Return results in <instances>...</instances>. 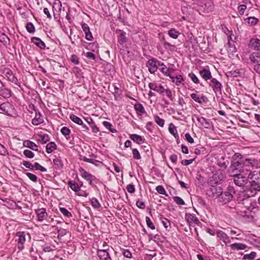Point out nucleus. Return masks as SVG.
<instances>
[{
  "label": "nucleus",
  "instance_id": "nucleus-1",
  "mask_svg": "<svg viewBox=\"0 0 260 260\" xmlns=\"http://www.w3.org/2000/svg\"><path fill=\"white\" fill-rule=\"evenodd\" d=\"M239 174L232 175L235 184L239 186H243L245 185L248 181V179L253 178L255 172H249V169H245L239 170Z\"/></svg>",
  "mask_w": 260,
  "mask_h": 260
},
{
  "label": "nucleus",
  "instance_id": "nucleus-2",
  "mask_svg": "<svg viewBox=\"0 0 260 260\" xmlns=\"http://www.w3.org/2000/svg\"><path fill=\"white\" fill-rule=\"evenodd\" d=\"M235 193V189L233 186H229L224 191L221 192L219 197V201L222 204H225L231 202Z\"/></svg>",
  "mask_w": 260,
  "mask_h": 260
},
{
  "label": "nucleus",
  "instance_id": "nucleus-3",
  "mask_svg": "<svg viewBox=\"0 0 260 260\" xmlns=\"http://www.w3.org/2000/svg\"><path fill=\"white\" fill-rule=\"evenodd\" d=\"M254 164V159L241 158L240 161H237L233 164V167L235 168L236 169H239L240 170H243L248 169L250 170V167H253ZM249 172L251 171H249Z\"/></svg>",
  "mask_w": 260,
  "mask_h": 260
},
{
  "label": "nucleus",
  "instance_id": "nucleus-4",
  "mask_svg": "<svg viewBox=\"0 0 260 260\" xmlns=\"http://www.w3.org/2000/svg\"><path fill=\"white\" fill-rule=\"evenodd\" d=\"M256 194V191L252 188V186L250 187L239 194L237 199L238 204H245L248 201V198L254 197Z\"/></svg>",
  "mask_w": 260,
  "mask_h": 260
},
{
  "label": "nucleus",
  "instance_id": "nucleus-5",
  "mask_svg": "<svg viewBox=\"0 0 260 260\" xmlns=\"http://www.w3.org/2000/svg\"><path fill=\"white\" fill-rule=\"evenodd\" d=\"M1 113L9 116L16 117L17 111L14 106L9 102L4 103L0 105Z\"/></svg>",
  "mask_w": 260,
  "mask_h": 260
},
{
  "label": "nucleus",
  "instance_id": "nucleus-6",
  "mask_svg": "<svg viewBox=\"0 0 260 260\" xmlns=\"http://www.w3.org/2000/svg\"><path fill=\"white\" fill-rule=\"evenodd\" d=\"M192 120L194 122H196V121H197L199 126H202L206 128H210L211 127V123L208 119L198 115H193Z\"/></svg>",
  "mask_w": 260,
  "mask_h": 260
},
{
  "label": "nucleus",
  "instance_id": "nucleus-7",
  "mask_svg": "<svg viewBox=\"0 0 260 260\" xmlns=\"http://www.w3.org/2000/svg\"><path fill=\"white\" fill-rule=\"evenodd\" d=\"M160 65H162L161 62L154 58L149 59L146 63V66L151 74H154Z\"/></svg>",
  "mask_w": 260,
  "mask_h": 260
},
{
  "label": "nucleus",
  "instance_id": "nucleus-8",
  "mask_svg": "<svg viewBox=\"0 0 260 260\" xmlns=\"http://www.w3.org/2000/svg\"><path fill=\"white\" fill-rule=\"evenodd\" d=\"M209 84L216 95L218 93H221V89L223 87L222 85L216 78H213Z\"/></svg>",
  "mask_w": 260,
  "mask_h": 260
},
{
  "label": "nucleus",
  "instance_id": "nucleus-9",
  "mask_svg": "<svg viewBox=\"0 0 260 260\" xmlns=\"http://www.w3.org/2000/svg\"><path fill=\"white\" fill-rule=\"evenodd\" d=\"M16 236L18 239L16 240L17 242V247L20 250L24 249V244L26 241L25 234L23 232H18L16 234Z\"/></svg>",
  "mask_w": 260,
  "mask_h": 260
},
{
  "label": "nucleus",
  "instance_id": "nucleus-10",
  "mask_svg": "<svg viewBox=\"0 0 260 260\" xmlns=\"http://www.w3.org/2000/svg\"><path fill=\"white\" fill-rule=\"evenodd\" d=\"M4 74L5 78L9 81L11 82L15 85L20 87V85L18 82L17 78L14 76L13 72L10 69L5 70Z\"/></svg>",
  "mask_w": 260,
  "mask_h": 260
},
{
  "label": "nucleus",
  "instance_id": "nucleus-11",
  "mask_svg": "<svg viewBox=\"0 0 260 260\" xmlns=\"http://www.w3.org/2000/svg\"><path fill=\"white\" fill-rule=\"evenodd\" d=\"M79 171L80 173L81 176L84 179L86 180L89 182V183L91 185L92 183V180L94 179L95 177L91 174L86 171L83 168H80Z\"/></svg>",
  "mask_w": 260,
  "mask_h": 260
},
{
  "label": "nucleus",
  "instance_id": "nucleus-12",
  "mask_svg": "<svg viewBox=\"0 0 260 260\" xmlns=\"http://www.w3.org/2000/svg\"><path fill=\"white\" fill-rule=\"evenodd\" d=\"M35 212L37 215L38 220L40 222L43 221L48 216L46 209L44 208L36 209L35 210Z\"/></svg>",
  "mask_w": 260,
  "mask_h": 260
},
{
  "label": "nucleus",
  "instance_id": "nucleus-13",
  "mask_svg": "<svg viewBox=\"0 0 260 260\" xmlns=\"http://www.w3.org/2000/svg\"><path fill=\"white\" fill-rule=\"evenodd\" d=\"M96 252L99 260H112L110 256L112 252H108L106 250H97Z\"/></svg>",
  "mask_w": 260,
  "mask_h": 260
},
{
  "label": "nucleus",
  "instance_id": "nucleus-14",
  "mask_svg": "<svg viewBox=\"0 0 260 260\" xmlns=\"http://www.w3.org/2000/svg\"><path fill=\"white\" fill-rule=\"evenodd\" d=\"M185 218L190 226H194L196 224L199 222L198 218L196 216L189 213L185 214Z\"/></svg>",
  "mask_w": 260,
  "mask_h": 260
},
{
  "label": "nucleus",
  "instance_id": "nucleus-15",
  "mask_svg": "<svg viewBox=\"0 0 260 260\" xmlns=\"http://www.w3.org/2000/svg\"><path fill=\"white\" fill-rule=\"evenodd\" d=\"M35 116L32 119V124L34 125H38L40 124L43 123L44 119L42 117L41 113L37 109H35Z\"/></svg>",
  "mask_w": 260,
  "mask_h": 260
},
{
  "label": "nucleus",
  "instance_id": "nucleus-16",
  "mask_svg": "<svg viewBox=\"0 0 260 260\" xmlns=\"http://www.w3.org/2000/svg\"><path fill=\"white\" fill-rule=\"evenodd\" d=\"M250 62L252 64H260V52H253L249 55Z\"/></svg>",
  "mask_w": 260,
  "mask_h": 260
},
{
  "label": "nucleus",
  "instance_id": "nucleus-17",
  "mask_svg": "<svg viewBox=\"0 0 260 260\" xmlns=\"http://www.w3.org/2000/svg\"><path fill=\"white\" fill-rule=\"evenodd\" d=\"M203 6L204 12L207 13L212 12L214 10V5L212 0H204Z\"/></svg>",
  "mask_w": 260,
  "mask_h": 260
},
{
  "label": "nucleus",
  "instance_id": "nucleus-18",
  "mask_svg": "<svg viewBox=\"0 0 260 260\" xmlns=\"http://www.w3.org/2000/svg\"><path fill=\"white\" fill-rule=\"evenodd\" d=\"M199 73L202 78L205 81L211 80L213 78L211 72L207 68H205L203 70H200Z\"/></svg>",
  "mask_w": 260,
  "mask_h": 260
},
{
  "label": "nucleus",
  "instance_id": "nucleus-19",
  "mask_svg": "<svg viewBox=\"0 0 260 260\" xmlns=\"http://www.w3.org/2000/svg\"><path fill=\"white\" fill-rule=\"evenodd\" d=\"M82 28L85 34V39L88 41H91L93 36L88 24L85 23L82 24Z\"/></svg>",
  "mask_w": 260,
  "mask_h": 260
},
{
  "label": "nucleus",
  "instance_id": "nucleus-20",
  "mask_svg": "<svg viewBox=\"0 0 260 260\" xmlns=\"http://www.w3.org/2000/svg\"><path fill=\"white\" fill-rule=\"evenodd\" d=\"M212 178L215 183H218L224 180V176L220 170H218L213 175Z\"/></svg>",
  "mask_w": 260,
  "mask_h": 260
},
{
  "label": "nucleus",
  "instance_id": "nucleus-21",
  "mask_svg": "<svg viewBox=\"0 0 260 260\" xmlns=\"http://www.w3.org/2000/svg\"><path fill=\"white\" fill-rule=\"evenodd\" d=\"M150 89L157 91L159 93H162L165 91V88L160 84H157L155 83H149L148 85Z\"/></svg>",
  "mask_w": 260,
  "mask_h": 260
},
{
  "label": "nucleus",
  "instance_id": "nucleus-22",
  "mask_svg": "<svg viewBox=\"0 0 260 260\" xmlns=\"http://www.w3.org/2000/svg\"><path fill=\"white\" fill-rule=\"evenodd\" d=\"M216 234L217 237L221 240H222L225 244H228L231 242L229 237L222 231L219 230L217 231Z\"/></svg>",
  "mask_w": 260,
  "mask_h": 260
},
{
  "label": "nucleus",
  "instance_id": "nucleus-23",
  "mask_svg": "<svg viewBox=\"0 0 260 260\" xmlns=\"http://www.w3.org/2000/svg\"><path fill=\"white\" fill-rule=\"evenodd\" d=\"M190 97L196 102H197L200 104L204 103L207 100V98L205 96L203 95L200 96V95L194 93H191L190 94Z\"/></svg>",
  "mask_w": 260,
  "mask_h": 260
},
{
  "label": "nucleus",
  "instance_id": "nucleus-24",
  "mask_svg": "<svg viewBox=\"0 0 260 260\" xmlns=\"http://www.w3.org/2000/svg\"><path fill=\"white\" fill-rule=\"evenodd\" d=\"M168 130L169 133L175 137L177 141L179 140V136L176 127L173 123H171L169 124Z\"/></svg>",
  "mask_w": 260,
  "mask_h": 260
},
{
  "label": "nucleus",
  "instance_id": "nucleus-25",
  "mask_svg": "<svg viewBox=\"0 0 260 260\" xmlns=\"http://www.w3.org/2000/svg\"><path fill=\"white\" fill-rule=\"evenodd\" d=\"M23 146L27 147L32 150L38 151V146L33 142L29 140H25L23 142Z\"/></svg>",
  "mask_w": 260,
  "mask_h": 260
},
{
  "label": "nucleus",
  "instance_id": "nucleus-26",
  "mask_svg": "<svg viewBox=\"0 0 260 260\" xmlns=\"http://www.w3.org/2000/svg\"><path fill=\"white\" fill-rule=\"evenodd\" d=\"M31 40L32 43L41 49H44L46 47L45 43L39 38L33 37Z\"/></svg>",
  "mask_w": 260,
  "mask_h": 260
},
{
  "label": "nucleus",
  "instance_id": "nucleus-27",
  "mask_svg": "<svg viewBox=\"0 0 260 260\" xmlns=\"http://www.w3.org/2000/svg\"><path fill=\"white\" fill-rule=\"evenodd\" d=\"M172 81L176 85L179 86L184 81L183 77L181 75H178L176 76H169Z\"/></svg>",
  "mask_w": 260,
  "mask_h": 260
},
{
  "label": "nucleus",
  "instance_id": "nucleus-28",
  "mask_svg": "<svg viewBox=\"0 0 260 260\" xmlns=\"http://www.w3.org/2000/svg\"><path fill=\"white\" fill-rule=\"evenodd\" d=\"M212 194L211 195L213 198H217L219 197L221 192L222 189L220 187L212 186L210 188Z\"/></svg>",
  "mask_w": 260,
  "mask_h": 260
},
{
  "label": "nucleus",
  "instance_id": "nucleus-29",
  "mask_svg": "<svg viewBox=\"0 0 260 260\" xmlns=\"http://www.w3.org/2000/svg\"><path fill=\"white\" fill-rule=\"evenodd\" d=\"M134 109L139 115L142 116L146 113V111L143 105L138 103L134 105Z\"/></svg>",
  "mask_w": 260,
  "mask_h": 260
},
{
  "label": "nucleus",
  "instance_id": "nucleus-30",
  "mask_svg": "<svg viewBox=\"0 0 260 260\" xmlns=\"http://www.w3.org/2000/svg\"><path fill=\"white\" fill-rule=\"evenodd\" d=\"M117 32H119V36L118 38V42L120 44H123L126 41V33L121 30H117Z\"/></svg>",
  "mask_w": 260,
  "mask_h": 260
},
{
  "label": "nucleus",
  "instance_id": "nucleus-31",
  "mask_svg": "<svg viewBox=\"0 0 260 260\" xmlns=\"http://www.w3.org/2000/svg\"><path fill=\"white\" fill-rule=\"evenodd\" d=\"M230 247L233 250H244L247 246L246 245L240 243H236L234 244H232L230 245Z\"/></svg>",
  "mask_w": 260,
  "mask_h": 260
},
{
  "label": "nucleus",
  "instance_id": "nucleus-32",
  "mask_svg": "<svg viewBox=\"0 0 260 260\" xmlns=\"http://www.w3.org/2000/svg\"><path fill=\"white\" fill-rule=\"evenodd\" d=\"M250 46L256 50H260V40L252 38L250 40Z\"/></svg>",
  "mask_w": 260,
  "mask_h": 260
},
{
  "label": "nucleus",
  "instance_id": "nucleus-33",
  "mask_svg": "<svg viewBox=\"0 0 260 260\" xmlns=\"http://www.w3.org/2000/svg\"><path fill=\"white\" fill-rule=\"evenodd\" d=\"M11 91L7 88H3L0 90V96L4 98L7 99L11 96Z\"/></svg>",
  "mask_w": 260,
  "mask_h": 260
},
{
  "label": "nucleus",
  "instance_id": "nucleus-34",
  "mask_svg": "<svg viewBox=\"0 0 260 260\" xmlns=\"http://www.w3.org/2000/svg\"><path fill=\"white\" fill-rule=\"evenodd\" d=\"M68 184L71 188L75 192H77L80 190V186H79L78 183L75 182V181H69L68 182Z\"/></svg>",
  "mask_w": 260,
  "mask_h": 260
},
{
  "label": "nucleus",
  "instance_id": "nucleus-35",
  "mask_svg": "<svg viewBox=\"0 0 260 260\" xmlns=\"http://www.w3.org/2000/svg\"><path fill=\"white\" fill-rule=\"evenodd\" d=\"M129 138L134 142L139 144L144 142L142 137L137 134H132L130 135Z\"/></svg>",
  "mask_w": 260,
  "mask_h": 260
},
{
  "label": "nucleus",
  "instance_id": "nucleus-36",
  "mask_svg": "<svg viewBox=\"0 0 260 260\" xmlns=\"http://www.w3.org/2000/svg\"><path fill=\"white\" fill-rule=\"evenodd\" d=\"M251 6H252L251 4V5H247L245 3H244V4L240 5L238 7V13L241 15H244L247 7H248L249 8H250L251 7Z\"/></svg>",
  "mask_w": 260,
  "mask_h": 260
},
{
  "label": "nucleus",
  "instance_id": "nucleus-37",
  "mask_svg": "<svg viewBox=\"0 0 260 260\" xmlns=\"http://www.w3.org/2000/svg\"><path fill=\"white\" fill-rule=\"evenodd\" d=\"M46 149V152L50 153L56 149V145L55 143L51 142L47 144Z\"/></svg>",
  "mask_w": 260,
  "mask_h": 260
},
{
  "label": "nucleus",
  "instance_id": "nucleus-38",
  "mask_svg": "<svg viewBox=\"0 0 260 260\" xmlns=\"http://www.w3.org/2000/svg\"><path fill=\"white\" fill-rule=\"evenodd\" d=\"M180 33L175 28H171L168 31V35L172 38L177 39Z\"/></svg>",
  "mask_w": 260,
  "mask_h": 260
},
{
  "label": "nucleus",
  "instance_id": "nucleus-39",
  "mask_svg": "<svg viewBox=\"0 0 260 260\" xmlns=\"http://www.w3.org/2000/svg\"><path fill=\"white\" fill-rule=\"evenodd\" d=\"M245 21L251 26H254L258 23V19L254 17H249L246 18Z\"/></svg>",
  "mask_w": 260,
  "mask_h": 260
},
{
  "label": "nucleus",
  "instance_id": "nucleus-40",
  "mask_svg": "<svg viewBox=\"0 0 260 260\" xmlns=\"http://www.w3.org/2000/svg\"><path fill=\"white\" fill-rule=\"evenodd\" d=\"M61 3L60 2H59L58 3H55L54 4V5L53 6V14H54V17L55 19H57L59 18V14H57L55 13L54 10L55 9V8H57L58 9L59 11H61Z\"/></svg>",
  "mask_w": 260,
  "mask_h": 260
},
{
  "label": "nucleus",
  "instance_id": "nucleus-41",
  "mask_svg": "<svg viewBox=\"0 0 260 260\" xmlns=\"http://www.w3.org/2000/svg\"><path fill=\"white\" fill-rule=\"evenodd\" d=\"M70 118L75 123L79 125H82L83 124V121L80 118L78 117L77 116L72 114L70 116Z\"/></svg>",
  "mask_w": 260,
  "mask_h": 260
},
{
  "label": "nucleus",
  "instance_id": "nucleus-42",
  "mask_svg": "<svg viewBox=\"0 0 260 260\" xmlns=\"http://www.w3.org/2000/svg\"><path fill=\"white\" fill-rule=\"evenodd\" d=\"M103 124L106 128L109 129L111 132L113 133L116 132V130L112 127V125L110 122L106 121H104L103 122Z\"/></svg>",
  "mask_w": 260,
  "mask_h": 260
},
{
  "label": "nucleus",
  "instance_id": "nucleus-43",
  "mask_svg": "<svg viewBox=\"0 0 260 260\" xmlns=\"http://www.w3.org/2000/svg\"><path fill=\"white\" fill-rule=\"evenodd\" d=\"M91 204L92 206L95 209H99L101 206L98 199L95 198L91 199Z\"/></svg>",
  "mask_w": 260,
  "mask_h": 260
},
{
  "label": "nucleus",
  "instance_id": "nucleus-44",
  "mask_svg": "<svg viewBox=\"0 0 260 260\" xmlns=\"http://www.w3.org/2000/svg\"><path fill=\"white\" fill-rule=\"evenodd\" d=\"M161 223L163 224L164 226L168 230V228H171V223L169 219L166 218H161Z\"/></svg>",
  "mask_w": 260,
  "mask_h": 260
},
{
  "label": "nucleus",
  "instance_id": "nucleus-45",
  "mask_svg": "<svg viewBox=\"0 0 260 260\" xmlns=\"http://www.w3.org/2000/svg\"><path fill=\"white\" fill-rule=\"evenodd\" d=\"M161 64L162 65L159 66V67H161V69H160L161 72L163 74H164L165 75H166L167 76H171L170 75L169 69L167 68V67L162 62H161Z\"/></svg>",
  "mask_w": 260,
  "mask_h": 260
},
{
  "label": "nucleus",
  "instance_id": "nucleus-46",
  "mask_svg": "<svg viewBox=\"0 0 260 260\" xmlns=\"http://www.w3.org/2000/svg\"><path fill=\"white\" fill-rule=\"evenodd\" d=\"M255 256L256 252L252 251L249 254L244 255L243 258L245 260H252L255 258Z\"/></svg>",
  "mask_w": 260,
  "mask_h": 260
},
{
  "label": "nucleus",
  "instance_id": "nucleus-47",
  "mask_svg": "<svg viewBox=\"0 0 260 260\" xmlns=\"http://www.w3.org/2000/svg\"><path fill=\"white\" fill-rule=\"evenodd\" d=\"M39 137L41 138V139L40 140V141L42 144H45V143H47L48 142H49L50 140L49 137L48 135H47V134L40 135Z\"/></svg>",
  "mask_w": 260,
  "mask_h": 260
},
{
  "label": "nucleus",
  "instance_id": "nucleus-48",
  "mask_svg": "<svg viewBox=\"0 0 260 260\" xmlns=\"http://www.w3.org/2000/svg\"><path fill=\"white\" fill-rule=\"evenodd\" d=\"M26 29L29 33H34L35 31V28L31 22H28L26 24Z\"/></svg>",
  "mask_w": 260,
  "mask_h": 260
},
{
  "label": "nucleus",
  "instance_id": "nucleus-49",
  "mask_svg": "<svg viewBox=\"0 0 260 260\" xmlns=\"http://www.w3.org/2000/svg\"><path fill=\"white\" fill-rule=\"evenodd\" d=\"M59 210L61 213L66 217H71L72 215L70 212H69L66 208L61 207L59 208Z\"/></svg>",
  "mask_w": 260,
  "mask_h": 260
},
{
  "label": "nucleus",
  "instance_id": "nucleus-50",
  "mask_svg": "<svg viewBox=\"0 0 260 260\" xmlns=\"http://www.w3.org/2000/svg\"><path fill=\"white\" fill-rule=\"evenodd\" d=\"M188 77L190 78L192 81L195 84H199L200 81L197 76L193 73H190L188 74Z\"/></svg>",
  "mask_w": 260,
  "mask_h": 260
},
{
  "label": "nucleus",
  "instance_id": "nucleus-51",
  "mask_svg": "<svg viewBox=\"0 0 260 260\" xmlns=\"http://www.w3.org/2000/svg\"><path fill=\"white\" fill-rule=\"evenodd\" d=\"M0 41L4 44L9 43V38L4 34H2L0 36Z\"/></svg>",
  "mask_w": 260,
  "mask_h": 260
},
{
  "label": "nucleus",
  "instance_id": "nucleus-52",
  "mask_svg": "<svg viewBox=\"0 0 260 260\" xmlns=\"http://www.w3.org/2000/svg\"><path fill=\"white\" fill-rule=\"evenodd\" d=\"M155 122L160 126L163 127L165 124V120L158 116L154 117Z\"/></svg>",
  "mask_w": 260,
  "mask_h": 260
},
{
  "label": "nucleus",
  "instance_id": "nucleus-53",
  "mask_svg": "<svg viewBox=\"0 0 260 260\" xmlns=\"http://www.w3.org/2000/svg\"><path fill=\"white\" fill-rule=\"evenodd\" d=\"M68 233V231L67 230L64 229L63 228H59L57 230V234H58L57 237L58 238L60 237H62L65 236Z\"/></svg>",
  "mask_w": 260,
  "mask_h": 260
},
{
  "label": "nucleus",
  "instance_id": "nucleus-54",
  "mask_svg": "<svg viewBox=\"0 0 260 260\" xmlns=\"http://www.w3.org/2000/svg\"><path fill=\"white\" fill-rule=\"evenodd\" d=\"M132 153H133V157L134 159H141V157L140 154L137 149H136V148L133 149Z\"/></svg>",
  "mask_w": 260,
  "mask_h": 260
},
{
  "label": "nucleus",
  "instance_id": "nucleus-55",
  "mask_svg": "<svg viewBox=\"0 0 260 260\" xmlns=\"http://www.w3.org/2000/svg\"><path fill=\"white\" fill-rule=\"evenodd\" d=\"M25 174L27 177L32 181L34 182H36L37 181L38 177L36 175L29 172L26 173Z\"/></svg>",
  "mask_w": 260,
  "mask_h": 260
},
{
  "label": "nucleus",
  "instance_id": "nucleus-56",
  "mask_svg": "<svg viewBox=\"0 0 260 260\" xmlns=\"http://www.w3.org/2000/svg\"><path fill=\"white\" fill-rule=\"evenodd\" d=\"M23 154L28 158H31L35 156L34 153L30 150L26 149L23 151Z\"/></svg>",
  "mask_w": 260,
  "mask_h": 260
},
{
  "label": "nucleus",
  "instance_id": "nucleus-57",
  "mask_svg": "<svg viewBox=\"0 0 260 260\" xmlns=\"http://www.w3.org/2000/svg\"><path fill=\"white\" fill-rule=\"evenodd\" d=\"M251 185L252 187V188H253L255 191H256V193L257 191H260V184L259 183L255 181H252L251 182Z\"/></svg>",
  "mask_w": 260,
  "mask_h": 260
},
{
  "label": "nucleus",
  "instance_id": "nucleus-58",
  "mask_svg": "<svg viewBox=\"0 0 260 260\" xmlns=\"http://www.w3.org/2000/svg\"><path fill=\"white\" fill-rule=\"evenodd\" d=\"M34 169L36 170H40L41 172H46L47 169L44 167L40 165L38 162H35L34 164Z\"/></svg>",
  "mask_w": 260,
  "mask_h": 260
},
{
  "label": "nucleus",
  "instance_id": "nucleus-59",
  "mask_svg": "<svg viewBox=\"0 0 260 260\" xmlns=\"http://www.w3.org/2000/svg\"><path fill=\"white\" fill-rule=\"evenodd\" d=\"M60 131L62 134L66 137L69 136L71 133L70 129L66 126H63L62 127Z\"/></svg>",
  "mask_w": 260,
  "mask_h": 260
},
{
  "label": "nucleus",
  "instance_id": "nucleus-60",
  "mask_svg": "<svg viewBox=\"0 0 260 260\" xmlns=\"http://www.w3.org/2000/svg\"><path fill=\"white\" fill-rule=\"evenodd\" d=\"M53 162L54 165L56 167V168L58 169L61 168L62 166L61 160L58 158H54L53 160Z\"/></svg>",
  "mask_w": 260,
  "mask_h": 260
},
{
  "label": "nucleus",
  "instance_id": "nucleus-61",
  "mask_svg": "<svg viewBox=\"0 0 260 260\" xmlns=\"http://www.w3.org/2000/svg\"><path fill=\"white\" fill-rule=\"evenodd\" d=\"M146 222L147 226L150 228L151 230H154L155 227L152 222L151 221L150 218L149 217H146Z\"/></svg>",
  "mask_w": 260,
  "mask_h": 260
},
{
  "label": "nucleus",
  "instance_id": "nucleus-62",
  "mask_svg": "<svg viewBox=\"0 0 260 260\" xmlns=\"http://www.w3.org/2000/svg\"><path fill=\"white\" fill-rule=\"evenodd\" d=\"M173 200L178 205H183L185 204V203H184V201L180 197H174L173 198Z\"/></svg>",
  "mask_w": 260,
  "mask_h": 260
},
{
  "label": "nucleus",
  "instance_id": "nucleus-63",
  "mask_svg": "<svg viewBox=\"0 0 260 260\" xmlns=\"http://www.w3.org/2000/svg\"><path fill=\"white\" fill-rule=\"evenodd\" d=\"M156 190L160 194L167 196L164 187L161 185H158L156 187Z\"/></svg>",
  "mask_w": 260,
  "mask_h": 260
},
{
  "label": "nucleus",
  "instance_id": "nucleus-64",
  "mask_svg": "<svg viewBox=\"0 0 260 260\" xmlns=\"http://www.w3.org/2000/svg\"><path fill=\"white\" fill-rule=\"evenodd\" d=\"M70 60L72 62L75 64H78L79 63V58L77 55L75 54L71 55Z\"/></svg>",
  "mask_w": 260,
  "mask_h": 260
}]
</instances>
